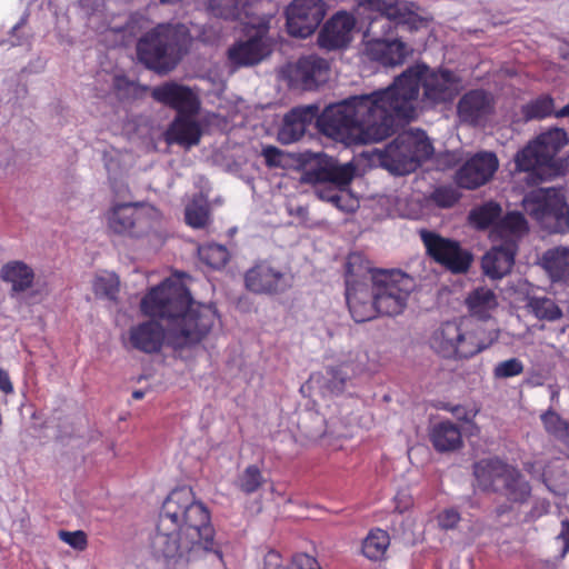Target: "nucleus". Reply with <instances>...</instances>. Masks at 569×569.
I'll return each mask as SVG.
<instances>
[{
	"label": "nucleus",
	"instance_id": "1",
	"mask_svg": "<svg viewBox=\"0 0 569 569\" xmlns=\"http://www.w3.org/2000/svg\"><path fill=\"white\" fill-rule=\"evenodd\" d=\"M420 88L423 102L435 107L451 102L462 89V79L452 70L416 63L386 89L352 96L328 108L321 126L326 133L345 141H383L395 134L398 127L415 119Z\"/></svg>",
	"mask_w": 569,
	"mask_h": 569
},
{
	"label": "nucleus",
	"instance_id": "2",
	"mask_svg": "<svg viewBox=\"0 0 569 569\" xmlns=\"http://www.w3.org/2000/svg\"><path fill=\"white\" fill-rule=\"evenodd\" d=\"M140 309L143 315L167 325L166 332L154 321L131 329L132 346L146 353L157 352L163 341L173 350L196 346L208 336L218 319L214 305L194 301L182 282L170 278L144 295Z\"/></svg>",
	"mask_w": 569,
	"mask_h": 569
},
{
	"label": "nucleus",
	"instance_id": "3",
	"mask_svg": "<svg viewBox=\"0 0 569 569\" xmlns=\"http://www.w3.org/2000/svg\"><path fill=\"white\" fill-rule=\"evenodd\" d=\"M152 548L166 569H190L200 562L224 566L210 513L189 487L172 490L163 501Z\"/></svg>",
	"mask_w": 569,
	"mask_h": 569
},
{
	"label": "nucleus",
	"instance_id": "4",
	"mask_svg": "<svg viewBox=\"0 0 569 569\" xmlns=\"http://www.w3.org/2000/svg\"><path fill=\"white\" fill-rule=\"evenodd\" d=\"M191 40L184 23H158L138 39L137 57L147 69L164 74L177 68L188 53Z\"/></svg>",
	"mask_w": 569,
	"mask_h": 569
},
{
	"label": "nucleus",
	"instance_id": "5",
	"mask_svg": "<svg viewBox=\"0 0 569 569\" xmlns=\"http://www.w3.org/2000/svg\"><path fill=\"white\" fill-rule=\"evenodd\" d=\"M350 371L352 369L349 363H342L338 368L328 371L329 377L325 385V397H328V399L321 408V412L312 415L313 421L319 426L307 429V436L311 440H319L327 432L342 436L346 428L351 423L355 401L340 396L346 381L351 378Z\"/></svg>",
	"mask_w": 569,
	"mask_h": 569
},
{
	"label": "nucleus",
	"instance_id": "6",
	"mask_svg": "<svg viewBox=\"0 0 569 569\" xmlns=\"http://www.w3.org/2000/svg\"><path fill=\"white\" fill-rule=\"evenodd\" d=\"M567 141V132L560 128L540 133L516 153V170L528 172L530 182L535 184L550 179L555 171V158Z\"/></svg>",
	"mask_w": 569,
	"mask_h": 569
},
{
	"label": "nucleus",
	"instance_id": "7",
	"mask_svg": "<svg viewBox=\"0 0 569 569\" xmlns=\"http://www.w3.org/2000/svg\"><path fill=\"white\" fill-rule=\"evenodd\" d=\"M433 154V146L423 130L399 133L378 154L380 164L393 174L416 171Z\"/></svg>",
	"mask_w": 569,
	"mask_h": 569
},
{
	"label": "nucleus",
	"instance_id": "8",
	"mask_svg": "<svg viewBox=\"0 0 569 569\" xmlns=\"http://www.w3.org/2000/svg\"><path fill=\"white\" fill-rule=\"evenodd\" d=\"M522 208L549 232L563 233L569 229V206L553 188L531 190L525 196Z\"/></svg>",
	"mask_w": 569,
	"mask_h": 569
},
{
	"label": "nucleus",
	"instance_id": "9",
	"mask_svg": "<svg viewBox=\"0 0 569 569\" xmlns=\"http://www.w3.org/2000/svg\"><path fill=\"white\" fill-rule=\"evenodd\" d=\"M371 280L380 316L400 315L415 288L413 278L400 270H376Z\"/></svg>",
	"mask_w": 569,
	"mask_h": 569
},
{
	"label": "nucleus",
	"instance_id": "10",
	"mask_svg": "<svg viewBox=\"0 0 569 569\" xmlns=\"http://www.w3.org/2000/svg\"><path fill=\"white\" fill-rule=\"evenodd\" d=\"M360 257L349 256L346 263V300L349 312L356 322H366L379 316L373 289L362 281L360 271H355L353 266Z\"/></svg>",
	"mask_w": 569,
	"mask_h": 569
},
{
	"label": "nucleus",
	"instance_id": "11",
	"mask_svg": "<svg viewBox=\"0 0 569 569\" xmlns=\"http://www.w3.org/2000/svg\"><path fill=\"white\" fill-rule=\"evenodd\" d=\"M359 7L366 10L378 12L379 17L373 18L368 28V33L376 34L377 28H385L390 23L407 24L411 29H418L422 22L417 13L418 7L413 2L401 0H356Z\"/></svg>",
	"mask_w": 569,
	"mask_h": 569
},
{
	"label": "nucleus",
	"instance_id": "12",
	"mask_svg": "<svg viewBox=\"0 0 569 569\" xmlns=\"http://www.w3.org/2000/svg\"><path fill=\"white\" fill-rule=\"evenodd\" d=\"M421 238L427 253L446 270L453 274H463L469 271L473 254L462 248L459 241L430 231H423Z\"/></svg>",
	"mask_w": 569,
	"mask_h": 569
},
{
	"label": "nucleus",
	"instance_id": "13",
	"mask_svg": "<svg viewBox=\"0 0 569 569\" xmlns=\"http://www.w3.org/2000/svg\"><path fill=\"white\" fill-rule=\"evenodd\" d=\"M108 228L117 234L141 237L152 227L150 209L139 203H118L107 213Z\"/></svg>",
	"mask_w": 569,
	"mask_h": 569
},
{
	"label": "nucleus",
	"instance_id": "14",
	"mask_svg": "<svg viewBox=\"0 0 569 569\" xmlns=\"http://www.w3.org/2000/svg\"><path fill=\"white\" fill-rule=\"evenodd\" d=\"M431 348L440 356H477L483 347L473 333H463L455 321L443 322L431 339Z\"/></svg>",
	"mask_w": 569,
	"mask_h": 569
},
{
	"label": "nucleus",
	"instance_id": "15",
	"mask_svg": "<svg viewBox=\"0 0 569 569\" xmlns=\"http://www.w3.org/2000/svg\"><path fill=\"white\" fill-rule=\"evenodd\" d=\"M339 102H337V104ZM333 106H336V103L329 104L323 109V111L320 114L319 108L316 104L291 109L283 118V123L278 133L279 140L284 144L298 141L303 137L307 124H309L313 119H316L317 127L322 134L336 141H340L347 146L365 144L363 142L345 141L338 137H333L325 132L323 127L321 126V118L323 117L327 109Z\"/></svg>",
	"mask_w": 569,
	"mask_h": 569
},
{
	"label": "nucleus",
	"instance_id": "16",
	"mask_svg": "<svg viewBox=\"0 0 569 569\" xmlns=\"http://www.w3.org/2000/svg\"><path fill=\"white\" fill-rule=\"evenodd\" d=\"M326 12L323 0H293L286 10L288 32L302 39L311 36L322 22Z\"/></svg>",
	"mask_w": 569,
	"mask_h": 569
},
{
	"label": "nucleus",
	"instance_id": "17",
	"mask_svg": "<svg viewBox=\"0 0 569 569\" xmlns=\"http://www.w3.org/2000/svg\"><path fill=\"white\" fill-rule=\"evenodd\" d=\"M151 98L174 110L177 114L197 116L201 109L198 93L190 87L176 81H167L153 87Z\"/></svg>",
	"mask_w": 569,
	"mask_h": 569
},
{
	"label": "nucleus",
	"instance_id": "18",
	"mask_svg": "<svg viewBox=\"0 0 569 569\" xmlns=\"http://www.w3.org/2000/svg\"><path fill=\"white\" fill-rule=\"evenodd\" d=\"M355 171L352 163L339 164L332 157L321 153L317 156L313 164L305 169L301 181L310 184L330 182L345 187L353 179Z\"/></svg>",
	"mask_w": 569,
	"mask_h": 569
},
{
	"label": "nucleus",
	"instance_id": "19",
	"mask_svg": "<svg viewBox=\"0 0 569 569\" xmlns=\"http://www.w3.org/2000/svg\"><path fill=\"white\" fill-rule=\"evenodd\" d=\"M244 282L251 292L273 295L291 287V276L269 261H260L246 272Z\"/></svg>",
	"mask_w": 569,
	"mask_h": 569
},
{
	"label": "nucleus",
	"instance_id": "20",
	"mask_svg": "<svg viewBox=\"0 0 569 569\" xmlns=\"http://www.w3.org/2000/svg\"><path fill=\"white\" fill-rule=\"evenodd\" d=\"M499 166L492 152H479L470 158L457 172V182L461 188L473 190L486 184Z\"/></svg>",
	"mask_w": 569,
	"mask_h": 569
},
{
	"label": "nucleus",
	"instance_id": "21",
	"mask_svg": "<svg viewBox=\"0 0 569 569\" xmlns=\"http://www.w3.org/2000/svg\"><path fill=\"white\" fill-rule=\"evenodd\" d=\"M356 26L355 18L345 11L333 14L323 26L318 36V44L327 50L346 48L352 39Z\"/></svg>",
	"mask_w": 569,
	"mask_h": 569
},
{
	"label": "nucleus",
	"instance_id": "22",
	"mask_svg": "<svg viewBox=\"0 0 569 569\" xmlns=\"http://www.w3.org/2000/svg\"><path fill=\"white\" fill-rule=\"evenodd\" d=\"M270 52L271 49L264 37L256 33L247 40H239L230 46L227 58L236 68L250 67L261 62Z\"/></svg>",
	"mask_w": 569,
	"mask_h": 569
},
{
	"label": "nucleus",
	"instance_id": "23",
	"mask_svg": "<svg viewBox=\"0 0 569 569\" xmlns=\"http://www.w3.org/2000/svg\"><path fill=\"white\" fill-rule=\"evenodd\" d=\"M493 111V100L481 89L466 92L459 100L457 112L459 119L470 126H478Z\"/></svg>",
	"mask_w": 569,
	"mask_h": 569
},
{
	"label": "nucleus",
	"instance_id": "24",
	"mask_svg": "<svg viewBox=\"0 0 569 569\" xmlns=\"http://www.w3.org/2000/svg\"><path fill=\"white\" fill-rule=\"evenodd\" d=\"M366 56L385 67H393L402 64L410 53L408 46L398 40H386L380 38H373L365 44Z\"/></svg>",
	"mask_w": 569,
	"mask_h": 569
},
{
	"label": "nucleus",
	"instance_id": "25",
	"mask_svg": "<svg viewBox=\"0 0 569 569\" xmlns=\"http://www.w3.org/2000/svg\"><path fill=\"white\" fill-rule=\"evenodd\" d=\"M512 466L498 458L481 459L473 466L476 486L482 491L498 492Z\"/></svg>",
	"mask_w": 569,
	"mask_h": 569
},
{
	"label": "nucleus",
	"instance_id": "26",
	"mask_svg": "<svg viewBox=\"0 0 569 569\" xmlns=\"http://www.w3.org/2000/svg\"><path fill=\"white\" fill-rule=\"evenodd\" d=\"M329 76V64L326 59L316 54L301 57L295 67V79L303 89L312 90L326 82Z\"/></svg>",
	"mask_w": 569,
	"mask_h": 569
},
{
	"label": "nucleus",
	"instance_id": "27",
	"mask_svg": "<svg viewBox=\"0 0 569 569\" xmlns=\"http://www.w3.org/2000/svg\"><path fill=\"white\" fill-rule=\"evenodd\" d=\"M194 117L176 114L164 133L166 141L169 144L177 143L186 148L197 146L200 142L202 130L200 123L193 119Z\"/></svg>",
	"mask_w": 569,
	"mask_h": 569
},
{
	"label": "nucleus",
	"instance_id": "28",
	"mask_svg": "<svg viewBox=\"0 0 569 569\" xmlns=\"http://www.w3.org/2000/svg\"><path fill=\"white\" fill-rule=\"evenodd\" d=\"M517 250L512 242L491 248L482 258L483 272L491 279H501L511 271Z\"/></svg>",
	"mask_w": 569,
	"mask_h": 569
},
{
	"label": "nucleus",
	"instance_id": "29",
	"mask_svg": "<svg viewBox=\"0 0 569 569\" xmlns=\"http://www.w3.org/2000/svg\"><path fill=\"white\" fill-rule=\"evenodd\" d=\"M525 469L533 477H539L547 488L556 495H565L569 490V475H567L559 461L546 466L542 460L526 462Z\"/></svg>",
	"mask_w": 569,
	"mask_h": 569
},
{
	"label": "nucleus",
	"instance_id": "30",
	"mask_svg": "<svg viewBox=\"0 0 569 569\" xmlns=\"http://www.w3.org/2000/svg\"><path fill=\"white\" fill-rule=\"evenodd\" d=\"M529 226L525 216L519 211H510L493 224L490 237L502 240V243L512 242L518 247V241L528 233Z\"/></svg>",
	"mask_w": 569,
	"mask_h": 569
},
{
	"label": "nucleus",
	"instance_id": "31",
	"mask_svg": "<svg viewBox=\"0 0 569 569\" xmlns=\"http://www.w3.org/2000/svg\"><path fill=\"white\" fill-rule=\"evenodd\" d=\"M526 121L540 120L555 114L556 118L569 117V103L555 111V100L550 94H541L521 107Z\"/></svg>",
	"mask_w": 569,
	"mask_h": 569
},
{
	"label": "nucleus",
	"instance_id": "32",
	"mask_svg": "<svg viewBox=\"0 0 569 569\" xmlns=\"http://www.w3.org/2000/svg\"><path fill=\"white\" fill-rule=\"evenodd\" d=\"M542 266L552 281H569V248L556 247L542 256Z\"/></svg>",
	"mask_w": 569,
	"mask_h": 569
},
{
	"label": "nucleus",
	"instance_id": "33",
	"mask_svg": "<svg viewBox=\"0 0 569 569\" xmlns=\"http://www.w3.org/2000/svg\"><path fill=\"white\" fill-rule=\"evenodd\" d=\"M0 277L12 284V291L23 292L29 289L34 279L33 270L22 261H10L2 266Z\"/></svg>",
	"mask_w": 569,
	"mask_h": 569
},
{
	"label": "nucleus",
	"instance_id": "34",
	"mask_svg": "<svg viewBox=\"0 0 569 569\" xmlns=\"http://www.w3.org/2000/svg\"><path fill=\"white\" fill-rule=\"evenodd\" d=\"M430 439L438 451L456 450L462 445L460 429L450 421L435 425L430 432Z\"/></svg>",
	"mask_w": 569,
	"mask_h": 569
},
{
	"label": "nucleus",
	"instance_id": "35",
	"mask_svg": "<svg viewBox=\"0 0 569 569\" xmlns=\"http://www.w3.org/2000/svg\"><path fill=\"white\" fill-rule=\"evenodd\" d=\"M498 492L503 495L509 501L523 503L531 495V487L522 473L512 466L509 470V476L506 477Z\"/></svg>",
	"mask_w": 569,
	"mask_h": 569
},
{
	"label": "nucleus",
	"instance_id": "36",
	"mask_svg": "<svg viewBox=\"0 0 569 569\" xmlns=\"http://www.w3.org/2000/svg\"><path fill=\"white\" fill-rule=\"evenodd\" d=\"M466 305L472 316L480 320H486L490 317V311L497 307L498 302L491 289L480 287L469 293Z\"/></svg>",
	"mask_w": 569,
	"mask_h": 569
},
{
	"label": "nucleus",
	"instance_id": "37",
	"mask_svg": "<svg viewBox=\"0 0 569 569\" xmlns=\"http://www.w3.org/2000/svg\"><path fill=\"white\" fill-rule=\"evenodd\" d=\"M501 214V206L493 200H489L480 206H476L469 211L468 222L477 230L492 229Z\"/></svg>",
	"mask_w": 569,
	"mask_h": 569
},
{
	"label": "nucleus",
	"instance_id": "38",
	"mask_svg": "<svg viewBox=\"0 0 569 569\" xmlns=\"http://www.w3.org/2000/svg\"><path fill=\"white\" fill-rule=\"evenodd\" d=\"M252 0H208V10L217 18L236 21L247 13Z\"/></svg>",
	"mask_w": 569,
	"mask_h": 569
},
{
	"label": "nucleus",
	"instance_id": "39",
	"mask_svg": "<svg viewBox=\"0 0 569 569\" xmlns=\"http://www.w3.org/2000/svg\"><path fill=\"white\" fill-rule=\"evenodd\" d=\"M390 545L389 535L376 529L368 533L362 543V552L370 560H380L383 558Z\"/></svg>",
	"mask_w": 569,
	"mask_h": 569
},
{
	"label": "nucleus",
	"instance_id": "40",
	"mask_svg": "<svg viewBox=\"0 0 569 569\" xmlns=\"http://www.w3.org/2000/svg\"><path fill=\"white\" fill-rule=\"evenodd\" d=\"M527 308L538 319L556 320L562 315L556 302L547 297H530L527 302Z\"/></svg>",
	"mask_w": 569,
	"mask_h": 569
},
{
	"label": "nucleus",
	"instance_id": "41",
	"mask_svg": "<svg viewBox=\"0 0 569 569\" xmlns=\"http://www.w3.org/2000/svg\"><path fill=\"white\" fill-rule=\"evenodd\" d=\"M119 287V278L113 272H103L101 274H97L92 283V290L94 295L97 297L107 298L109 300L117 299Z\"/></svg>",
	"mask_w": 569,
	"mask_h": 569
},
{
	"label": "nucleus",
	"instance_id": "42",
	"mask_svg": "<svg viewBox=\"0 0 569 569\" xmlns=\"http://www.w3.org/2000/svg\"><path fill=\"white\" fill-rule=\"evenodd\" d=\"M200 259L213 269H220L229 261V251L222 244L209 243L199 249Z\"/></svg>",
	"mask_w": 569,
	"mask_h": 569
},
{
	"label": "nucleus",
	"instance_id": "43",
	"mask_svg": "<svg viewBox=\"0 0 569 569\" xmlns=\"http://www.w3.org/2000/svg\"><path fill=\"white\" fill-rule=\"evenodd\" d=\"M541 419L547 432L561 440L569 448V423L552 411L542 415Z\"/></svg>",
	"mask_w": 569,
	"mask_h": 569
},
{
	"label": "nucleus",
	"instance_id": "44",
	"mask_svg": "<svg viewBox=\"0 0 569 569\" xmlns=\"http://www.w3.org/2000/svg\"><path fill=\"white\" fill-rule=\"evenodd\" d=\"M461 198L460 191L452 186L437 187L430 194V200L439 208H452Z\"/></svg>",
	"mask_w": 569,
	"mask_h": 569
},
{
	"label": "nucleus",
	"instance_id": "45",
	"mask_svg": "<svg viewBox=\"0 0 569 569\" xmlns=\"http://www.w3.org/2000/svg\"><path fill=\"white\" fill-rule=\"evenodd\" d=\"M262 483V475L257 466H248L238 478L239 488L246 493L254 492Z\"/></svg>",
	"mask_w": 569,
	"mask_h": 569
},
{
	"label": "nucleus",
	"instance_id": "46",
	"mask_svg": "<svg viewBox=\"0 0 569 569\" xmlns=\"http://www.w3.org/2000/svg\"><path fill=\"white\" fill-rule=\"evenodd\" d=\"M186 221L192 228H203L209 222V211L204 206H189L186 208Z\"/></svg>",
	"mask_w": 569,
	"mask_h": 569
},
{
	"label": "nucleus",
	"instance_id": "47",
	"mask_svg": "<svg viewBox=\"0 0 569 569\" xmlns=\"http://www.w3.org/2000/svg\"><path fill=\"white\" fill-rule=\"evenodd\" d=\"M461 521L460 512L453 508H445L437 515L438 527L442 530L456 529Z\"/></svg>",
	"mask_w": 569,
	"mask_h": 569
},
{
	"label": "nucleus",
	"instance_id": "48",
	"mask_svg": "<svg viewBox=\"0 0 569 569\" xmlns=\"http://www.w3.org/2000/svg\"><path fill=\"white\" fill-rule=\"evenodd\" d=\"M523 371L522 363L516 359L510 358L498 363L495 368V376L497 378H510L520 375Z\"/></svg>",
	"mask_w": 569,
	"mask_h": 569
},
{
	"label": "nucleus",
	"instance_id": "49",
	"mask_svg": "<svg viewBox=\"0 0 569 569\" xmlns=\"http://www.w3.org/2000/svg\"><path fill=\"white\" fill-rule=\"evenodd\" d=\"M58 537L61 541L69 545L70 547H72L76 550H80V551L84 550L88 545L87 535L82 530H77V531L60 530L58 532Z\"/></svg>",
	"mask_w": 569,
	"mask_h": 569
},
{
	"label": "nucleus",
	"instance_id": "50",
	"mask_svg": "<svg viewBox=\"0 0 569 569\" xmlns=\"http://www.w3.org/2000/svg\"><path fill=\"white\" fill-rule=\"evenodd\" d=\"M287 569H321V567L313 557L306 553H298L292 558Z\"/></svg>",
	"mask_w": 569,
	"mask_h": 569
},
{
	"label": "nucleus",
	"instance_id": "51",
	"mask_svg": "<svg viewBox=\"0 0 569 569\" xmlns=\"http://www.w3.org/2000/svg\"><path fill=\"white\" fill-rule=\"evenodd\" d=\"M264 162L269 168H277L281 166L282 151L273 146H267L262 149Z\"/></svg>",
	"mask_w": 569,
	"mask_h": 569
},
{
	"label": "nucleus",
	"instance_id": "52",
	"mask_svg": "<svg viewBox=\"0 0 569 569\" xmlns=\"http://www.w3.org/2000/svg\"><path fill=\"white\" fill-rule=\"evenodd\" d=\"M134 83L129 80L126 76H116L113 78V89L119 92H128L131 87H133Z\"/></svg>",
	"mask_w": 569,
	"mask_h": 569
},
{
	"label": "nucleus",
	"instance_id": "53",
	"mask_svg": "<svg viewBox=\"0 0 569 569\" xmlns=\"http://www.w3.org/2000/svg\"><path fill=\"white\" fill-rule=\"evenodd\" d=\"M264 569H282L281 556L276 551H269L264 557Z\"/></svg>",
	"mask_w": 569,
	"mask_h": 569
},
{
	"label": "nucleus",
	"instance_id": "54",
	"mask_svg": "<svg viewBox=\"0 0 569 569\" xmlns=\"http://www.w3.org/2000/svg\"><path fill=\"white\" fill-rule=\"evenodd\" d=\"M412 505L411 498L406 493H399L396 497V509L403 512Z\"/></svg>",
	"mask_w": 569,
	"mask_h": 569
},
{
	"label": "nucleus",
	"instance_id": "55",
	"mask_svg": "<svg viewBox=\"0 0 569 569\" xmlns=\"http://www.w3.org/2000/svg\"><path fill=\"white\" fill-rule=\"evenodd\" d=\"M321 199H326L329 202L335 203L336 206H339V201L341 200V196L335 191V190H320L318 191Z\"/></svg>",
	"mask_w": 569,
	"mask_h": 569
},
{
	"label": "nucleus",
	"instance_id": "56",
	"mask_svg": "<svg viewBox=\"0 0 569 569\" xmlns=\"http://www.w3.org/2000/svg\"><path fill=\"white\" fill-rule=\"evenodd\" d=\"M0 390L4 393H11L13 391L9 375L3 370H0Z\"/></svg>",
	"mask_w": 569,
	"mask_h": 569
},
{
	"label": "nucleus",
	"instance_id": "57",
	"mask_svg": "<svg viewBox=\"0 0 569 569\" xmlns=\"http://www.w3.org/2000/svg\"><path fill=\"white\" fill-rule=\"evenodd\" d=\"M559 538L563 541L565 547L562 551V556L569 550V521H562V530L559 535Z\"/></svg>",
	"mask_w": 569,
	"mask_h": 569
},
{
	"label": "nucleus",
	"instance_id": "58",
	"mask_svg": "<svg viewBox=\"0 0 569 569\" xmlns=\"http://www.w3.org/2000/svg\"><path fill=\"white\" fill-rule=\"evenodd\" d=\"M144 397V391L142 390H136L132 392V398L136 400H140Z\"/></svg>",
	"mask_w": 569,
	"mask_h": 569
},
{
	"label": "nucleus",
	"instance_id": "59",
	"mask_svg": "<svg viewBox=\"0 0 569 569\" xmlns=\"http://www.w3.org/2000/svg\"><path fill=\"white\" fill-rule=\"evenodd\" d=\"M163 4H174L179 2V0H159Z\"/></svg>",
	"mask_w": 569,
	"mask_h": 569
}]
</instances>
